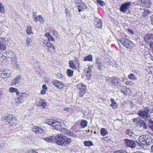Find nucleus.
I'll list each match as a JSON object with an SVG mask.
<instances>
[{"mask_svg":"<svg viewBox=\"0 0 153 153\" xmlns=\"http://www.w3.org/2000/svg\"><path fill=\"white\" fill-rule=\"evenodd\" d=\"M54 140L57 144L61 146L65 143L66 144L70 143L71 141L70 138H67L66 137L62 134L56 135L55 137Z\"/></svg>","mask_w":153,"mask_h":153,"instance_id":"nucleus-1","label":"nucleus"},{"mask_svg":"<svg viewBox=\"0 0 153 153\" xmlns=\"http://www.w3.org/2000/svg\"><path fill=\"white\" fill-rule=\"evenodd\" d=\"M138 140L141 144L144 145H151L153 142V139L150 136L145 134L140 136Z\"/></svg>","mask_w":153,"mask_h":153,"instance_id":"nucleus-2","label":"nucleus"},{"mask_svg":"<svg viewBox=\"0 0 153 153\" xmlns=\"http://www.w3.org/2000/svg\"><path fill=\"white\" fill-rule=\"evenodd\" d=\"M3 119L8 122L10 126H14L16 124L17 120L16 119L13 117V116L12 114H7L4 117Z\"/></svg>","mask_w":153,"mask_h":153,"instance_id":"nucleus-3","label":"nucleus"},{"mask_svg":"<svg viewBox=\"0 0 153 153\" xmlns=\"http://www.w3.org/2000/svg\"><path fill=\"white\" fill-rule=\"evenodd\" d=\"M135 124L136 126H139L142 129H146L147 126L146 123L144 121L141 120H140L139 118H134V125Z\"/></svg>","mask_w":153,"mask_h":153,"instance_id":"nucleus-4","label":"nucleus"},{"mask_svg":"<svg viewBox=\"0 0 153 153\" xmlns=\"http://www.w3.org/2000/svg\"><path fill=\"white\" fill-rule=\"evenodd\" d=\"M119 41L126 47L130 49L133 45V43L132 42L126 39L123 38L119 39Z\"/></svg>","mask_w":153,"mask_h":153,"instance_id":"nucleus-5","label":"nucleus"},{"mask_svg":"<svg viewBox=\"0 0 153 153\" xmlns=\"http://www.w3.org/2000/svg\"><path fill=\"white\" fill-rule=\"evenodd\" d=\"M27 94L25 93L21 94L16 100L15 102L17 103H22L27 98Z\"/></svg>","mask_w":153,"mask_h":153,"instance_id":"nucleus-6","label":"nucleus"},{"mask_svg":"<svg viewBox=\"0 0 153 153\" xmlns=\"http://www.w3.org/2000/svg\"><path fill=\"white\" fill-rule=\"evenodd\" d=\"M131 5L130 2H126L124 4H122L120 6V10L122 12H125L129 8L130 6Z\"/></svg>","mask_w":153,"mask_h":153,"instance_id":"nucleus-7","label":"nucleus"},{"mask_svg":"<svg viewBox=\"0 0 153 153\" xmlns=\"http://www.w3.org/2000/svg\"><path fill=\"white\" fill-rule=\"evenodd\" d=\"M140 2L143 7L147 8L150 7L152 4L151 0H140Z\"/></svg>","mask_w":153,"mask_h":153,"instance_id":"nucleus-8","label":"nucleus"},{"mask_svg":"<svg viewBox=\"0 0 153 153\" xmlns=\"http://www.w3.org/2000/svg\"><path fill=\"white\" fill-rule=\"evenodd\" d=\"M32 131L36 134H40L43 131V130L38 126H33L32 128Z\"/></svg>","mask_w":153,"mask_h":153,"instance_id":"nucleus-9","label":"nucleus"},{"mask_svg":"<svg viewBox=\"0 0 153 153\" xmlns=\"http://www.w3.org/2000/svg\"><path fill=\"white\" fill-rule=\"evenodd\" d=\"M144 39L145 42L147 43L152 42L153 40V34H149L146 35L144 37Z\"/></svg>","mask_w":153,"mask_h":153,"instance_id":"nucleus-10","label":"nucleus"},{"mask_svg":"<svg viewBox=\"0 0 153 153\" xmlns=\"http://www.w3.org/2000/svg\"><path fill=\"white\" fill-rule=\"evenodd\" d=\"M61 131L62 133L67 135L76 137V134L70 131L69 130L65 128H63L61 129Z\"/></svg>","mask_w":153,"mask_h":153,"instance_id":"nucleus-11","label":"nucleus"},{"mask_svg":"<svg viewBox=\"0 0 153 153\" xmlns=\"http://www.w3.org/2000/svg\"><path fill=\"white\" fill-rule=\"evenodd\" d=\"M36 105L38 107H41L44 108L46 105L45 101L42 99H39L36 102Z\"/></svg>","mask_w":153,"mask_h":153,"instance_id":"nucleus-12","label":"nucleus"},{"mask_svg":"<svg viewBox=\"0 0 153 153\" xmlns=\"http://www.w3.org/2000/svg\"><path fill=\"white\" fill-rule=\"evenodd\" d=\"M52 83L56 87L60 89H62L64 86V85L62 83H61L56 80L52 81Z\"/></svg>","mask_w":153,"mask_h":153,"instance_id":"nucleus-13","label":"nucleus"},{"mask_svg":"<svg viewBox=\"0 0 153 153\" xmlns=\"http://www.w3.org/2000/svg\"><path fill=\"white\" fill-rule=\"evenodd\" d=\"M76 6L79 8V11L82 10H85L86 8L85 4L81 1H80L78 2Z\"/></svg>","mask_w":153,"mask_h":153,"instance_id":"nucleus-14","label":"nucleus"},{"mask_svg":"<svg viewBox=\"0 0 153 153\" xmlns=\"http://www.w3.org/2000/svg\"><path fill=\"white\" fill-rule=\"evenodd\" d=\"M6 41L4 38L0 39V51H2L6 50V46L3 44V43Z\"/></svg>","mask_w":153,"mask_h":153,"instance_id":"nucleus-15","label":"nucleus"},{"mask_svg":"<svg viewBox=\"0 0 153 153\" xmlns=\"http://www.w3.org/2000/svg\"><path fill=\"white\" fill-rule=\"evenodd\" d=\"M94 21L96 23V28H101L102 27V22L101 20L97 17L95 18Z\"/></svg>","mask_w":153,"mask_h":153,"instance_id":"nucleus-16","label":"nucleus"},{"mask_svg":"<svg viewBox=\"0 0 153 153\" xmlns=\"http://www.w3.org/2000/svg\"><path fill=\"white\" fill-rule=\"evenodd\" d=\"M91 71L89 67L85 69L84 70V72L86 76V79L87 80H89L91 77Z\"/></svg>","mask_w":153,"mask_h":153,"instance_id":"nucleus-17","label":"nucleus"},{"mask_svg":"<svg viewBox=\"0 0 153 153\" xmlns=\"http://www.w3.org/2000/svg\"><path fill=\"white\" fill-rule=\"evenodd\" d=\"M125 144L127 146L130 147L131 148L134 147V141L128 139H125Z\"/></svg>","mask_w":153,"mask_h":153,"instance_id":"nucleus-18","label":"nucleus"},{"mask_svg":"<svg viewBox=\"0 0 153 153\" xmlns=\"http://www.w3.org/2000/svg\"><path fill=\"white\" fill-rule=\"evenodd\" d=\"M21 76L20 75H18L15 78L13 79L12 81L11 84V85H15L17 83H19V80L20 79Z\"/></svg>","mask_w":153,"mask_h":153,"instance_id":"nucleus-19","label":"nucleus"},{"mask_svg":"<svg viewBox=\"0 0 153 153\" xmlns=\"http://www.w3.org/2000/svg\"><path fill=\"white\" fill-rule=\"evenodd\" d=\"M43 43L49 48L50 51H54L55 48L54 46L49 41L48 42H44Z\"/></svg>","mask_w":153,"mask_h":153,"instance_id":"nucleus-20","label":"nucleus"},{"mask_svg":"<svg viewBox=\"0 0 153 153\" xmlns=\"http://www.w3.org/2000/svg\"><path fill=\"white\" fill-rule=\"evenodd\" d=\"M121 81L118 78L113 79L111 81V83L113 85L118 86V85H121Z\"/></svg>","mask_w":153,"mask_h":153,"instance_id":"nucleus-21","label":"nucleus"},{"mask_svg":"<svg viewBox=\"0 0 153 153\" xmlns=\"http://www.w3.org/2000/svg\"><path fill=\"white\" fill-rule=\"evenodd\" d=\"M16 58H13L12 59L11 64L14 67L16 68H18L19 67V65L17 63V60Z\"/></svg>","mask_w":153,"mask_h":153,"instance_id":"nucleus-22","label":"nucleus"},{"mask_svg":"<svg viewBox=\"0 0 153 153\" xmlns=\"http://www.w3.org/2000/svg\"><path fill=\"white\" fill-rule=\"evenodd\" d=\"M10 73H5L4 72L2 73L1 74V76L3 79L6 80H8L9 78L10 77Z\"/></svg>","mask_w":153,"mask_h":153,"instance_id":"nucleus-23","label":"nucleus"},{"mask_svg":"<svg viewBox=\"0 0 153 153\" xmlns=\"http://www.w3.org/2000/svg\"><path fill=\"white\" fill-rule=\"evenodd\" d=\"M9 91L11 93H14L16 92L17 95H18L20 93L19 91H18V89L16 88H14L13 87H11L9 89Z\"/></svg>","mask_w":153,"mask_h":153,"instance_id":"nucleus-24","label":"nucleus"},{"mask_svg":"<svg viewBox=\"0 0 153 153\" xmlns=\"http://www.w3.org/2000/svg\"><path fill=\"white\" fill-rule=\"evenodd\" d=\"M69 67L71 68L74 70H75L76 69V66H75V64L74 63L73 61H70L69 63Z\"/></svg>","mask_w":153,"mask_h":153,"instance_id":"nucleus-25","label":"nucleus"},{"mask_svg":"<svg viewBox=\"0 0 153 153\" xmlns=\"http://www.w3.org/2000/svg\"><path fill=\"white\" fill-rule=\"evenodd\" d=\"M77 87L79 90H86L85 85L82 83H79L77 85Z\"/></svg>","mask_w":153,"mask_h":153,"instance_id":"nucleus-26","label":"nucleus"},{"mask_svg":"<svg viewBox=\"0 0 153 153\" xmlns=\"http://www.w3.org/2000/svg\"><path fill=\"white\" fill-rule=\"evenodd\" d=\"M83 60L84 61H92V57L91 55H89L85 57Z\"/></svg>","mask_w":153,"mask_h":153,"instance_id":"nucleus-27","label":"nucleus"},{"mask_svg":"<svg viewBox=\"0 0 153 153\" xmlns=\"http://www.w3.org/2000/svg\"><path fill=\"white\" fill-rule=\"evenodd\" d=\"M111 102L110 106L113 108H116L117 107V103L114 102V100L113 99H111Z\"/></svg>","mask_w":153,"mask_h":153,"instance_id":"nucleus-28","label":"nucleus"},{"mask_svg":"<svg viewBox=\"0 0 153 153\" xmlns=\"http://www.w3.org/2000/svg\"><path fill=\"white\" fill-rule=\"evenodd\" d=\"M60 124V123L58 121H53L52 126L55 128H58V126H59Z\"/></svg>","mask_w":153,"mask_h":153,"instance_id":"nucleus-29","label":"nucleus"},{"mask_svg":"<svg viewBox=\"0 0 153 153\" xmlns=\"http://www.w3.org/2000/svg\"><path fill=\"white\" fill-rule=\"evenodd\" d=\"M87 121L85 120H82L81 121L80 124L82 128H84L87 125Z\"/></svg>","mask_w":153,"mask_h":153,"instance_id":"nucleus-30","label":"nucleus"},{"mask_svg":"<svg viewBox=\"0 0 153 153\" xmlns=\"http://www.w3.org/2000/svg\"><path fill=\"white\" fill-rule=\"evenodd\" d=\"M142 12L143 13V16H146L148 14L151 13V12L147 9H143Z\"/></svg>","mask_w":153,"mask_h":153,"instance_id":"nucleus-31","label":"nucleus"},{"mask_svg":"<svg viewBox=\"0 0 153 153\" xmlns=\"http://www.w3.org/2000/svg\"><path fill=\"white\" fill-rule=\"evenodd\" d=\"M100 133L102 136H104L108 134V132L105 128H102L100 130Z\"/></svg>","mask_w":153,"mask_h":153,"instance_id":"nucleus-32","label":"nucleus"},{"mask_svg":"<svg viewBox=\"0 0 153 153\" xmlns=\"http://www.w3.org/2000/svg\"><path fill=\"white\" fill-rule=\"evenodd\" d=\"M73 70L68 69L67 70L66 73L68 76L71 77L73 76Z\"/></svg>","mask_w":153,"mask_h":153,"instance_id":"nucleus-33","label":"nucleus"},{"mask_svg":"<svg viewBox=\"0 0 153 153\" xmlns=\"http://www.w3.org/2000/svg\"><path fill=\"white\" fill-rule=\"evenodd\" d=\"M53 120L50 119H47L45 120V123L52 126L53 124Z\"/></svg>","mask_w":153,"mask_h":153,"instance_id":"nucleus-34","label":"nucleus"},{"mask_svg":"<svg viewBox=\"0 0 153 153\" xmlns=\"http://www.w3.org/2000/svg\"><path fill=\"white\" fill-rule=\"evenodd\" d=\"M84 143L85 146L89 147L93 145L92 142L90 141H85Z\"/></svg>","mask_w":153,"mask_h":153,"instance_id":"nucleus-35","label":"nucleus"},{"mask_svg":"<svg viewBox=\"0 0 153 153\" xmlns=\"http://www.w3.org/2000/svg\"><path fill=\"white\" fill-rule=\"evenodd\" d=\"M33 19L36 22H37L38 21V18L36 15V12H33Z\"/></svg>","mask_w":153,"mask_h":153,"instance_id":"nucleus-36","label":"nucleus"},{"mask_svg":"<svg viewBox=\"0 0 153 153\" xmlns=\"http://www.w3.org/2000/svg\"><path fill=\"white\" fill-rule=\"evenodd\" d=\"M5 12V10L4 6L1 3H0V12L4 13Z\"/></svg>","mask_w":153,"mask_h":153,"instance_id":"nucleus-37","label":"nucleus"},{"mask_svg":"<svg viewBox=\"0 0 153 153\" xmlns=\"http://www.w3.org/2000/svg\"><path fill=\"white\" fill-rule=\"evenodd\" d=\"M53 137V136H51L50 137H46L45 138H44L43 139L47 142H49L51 141H52Z\"/></svg>","mask_w":153,"mask_h":153,"instance_id":"nucleus-38","label":"nucleus"},{"mask_svg":"<svg viewBox=\"0 0 153 153\" xmlns=\"http://www.w3.org/2000/svg\"><path fill=\"white\" fill-rule=\"evenodd\" d=\"M31 27L30 26H28L26 30L27 34H30L33 33V32L31 30Z\"/></svg>","mask_w":153,"mask_h":153,"instance_id":"nucleus-39","label":"nucleus"},{"mask_svg":"<svg viewBox=\"0 0 153 153\" xmlns=\"http://www.w3.org/2000/svg\"><path fill=\"white\" fill-rule=\"evenodd\" d=\"M39 19L38 20L42 24H43L45 22L44 19L41 15H39L38 16Z\"/></svg>","mask_w":153,"mask_h":153,"instance_id":"nucleus-40","label":"nucleus"},{"mask_svg":"<svg viewBox=\"0 0 153 153\" xmlns=\"http://www.w3.org/2000/svg\"><path fill=\"white\" fill-rule=\"evenodd\" d=\"M86 92V90H79V96L82 97L84 95Z\"/></svg>","mask_w":153,"mask_h":153,"instance_id":"nucleus-41","label":"nucleus"},{"mask_svg":"<svg viewBox=\"0 0 153 153\" xmlns=\"http://www.w3.org/2000/svg\"><path fill=\"white\" fill-rule=\"evenodd\" d=\"M126 134L128 135L129 136L133 137V132L130 130L128 129L126 131Z\"/></svg>","mask_w":153,"mask_h":153,"instance_id":"nucleus-42","label":"nucleus"},{"mask_svg":"<svg viewBox=\"0 0 153 153\" xmlns=\"http://www.w3.org/2000/svg\"><path fill=\"white\" fill-rule=\"evenodd\" d=\"M97 3L101 6H103L105 5V3L103 1L100 0H97Z\"/></svg>","mask_w":153,"mask_h":153,"instance_id":"nucleus-43","label":"nucleus"},{"mask_svg":"<svg viewBox=\"0 0 153 153\" xmlns=\"http://www.w3.org/2000/svg\"><path fill=\"white\" fill-rule=\"evenodd\" d=\"M96 65H101V66H102V63L101 62L100 60L99 59L97 58L96 61Z\"/></svg>","mask_w":153,"mask_h":153,"instance_id":"nucleus-44","label":"nucleus"},{"mask_svg":"<svg viewBox=\"0 0 153 153\" xmlns=\"http://www.w3.org/2000/svg\"><path fill=\"white\" fill-rule=\"evenodd\" d=\"M31 39L30 38H27L26 40V44L27 45H29L32 42Z\"/></svg>","mask_w":153,"mask_h":153,"instance_id":"nucleus-45","label":"nucleus"},{"mask_svg":"<svg viewBox=\"0 0 153 153\" xmlns=\"http://www.w3.org/2000/svg\"><path fill=\"white\" fill-rule=\"evenodd\" d=\"M114 153H127L126 151L123 150H120L114 152Z\"/></svg>","mask_w":153,"mask_h":153,"instance_id":"nucleus-46","label":"nucleus"},{"mask_svg":"<svg viewBox=\"0 0 153 153\" xmlns=\"http://www.w3.org/2000/svg\"><path fill=\"white\" fill-rule=\"evenodd\" d=\"M45 36L48 38V40L50 39V37H51V35L49 33H45Z\"/></svg>","mask_w":153,"mask_h":153,"instance_id":"nucleus-47","label":"nucleus"},{"mask_svg":"<svg viewBox=\"0 0 153 153\" xmlns=\"http://www.w3.org/2000/svg\"><path fill=\"white\" fill-rule=\"evenodd\" d=\"M128 77L131 79H134V75L131 74L128 75Z\"/></svg>","mask_w":153,"mask_h":153,"instance_id":"nucleus-48","label":"nucleus"},{"mask_svg":"<svg viewBox=\"0 0 153 153\" xmlns=\"http://www.w3.org/2000/svg\"><path fill=\"white\" fill-rule=\"evenodd\" d=\"M28 152L29 153H38L37 152L32 149L29 150Z\"/></svg>","mask_w":153,"mask_h":153,"instance_id":"nucleus-49","label":"nucleus"},{"mask_svg":"<svg viewBox=\"0 0 153 153\" xmlns=\"http://www.w3.org/2000/svg\"><path fill=\"white\" fill-rule=\"evenodd\" d=\"M121 91L124 94H126L127 92V91H126V89H125L123 90H122Z\"/></svg>","mask_w":153,"mask_h":153,"instance_id":"nucleus-50","label":"nucleus"},{"mask_svg":"<svg viewBox=\"0 0 153 153\" xmlns=\"http://www.w3.org/2000/svg\"><path fill=\"white\" fill-rule=\"evenodd\" d=\"M128 30V32L131 33L132 34H134V31L131 29L130 30L129 29H127Z\"/></svg>","mask_w":153,"mask_h":153,"instance_id":"nucleus-51","label":"nucleus"},{"mask_svg":"<svg viewBox=\"0 0 153 153\" xmlns=\"http://www.w3.org/2000/svg\"><path fill=\"white\" fill-rule=\"evenodd\" d=\"M46 92V91L44 89H42L41 90V94H44Z\"/></svg>","mask_w":153,"mask_h":153,"instance_id":"nucleus-52","label":"nucleus"},{"mask_svg":"<svg viewBox=\"0 0 153 153\" xmlns=\"http://www.w3.org/2000/svg\"><path fill=\"white\" fill-rule=\"evenodd\" d=\"M64 110L65 111H70V110H71V109L68 108H64Z\"/></svg>","mask_w":153,"mask_h":153,"instance_id":"nucleus-53","label":"nucleus"},{"mask_svg":"<svg viewBox=\"0 0 153 153\" xmlns=\"http://www.w3.org/2000/svg\"><path fill=\"white\" fill-rule=\"evenodd\" d=\"M43 89L44 90H46L47 89V87L45 84H43L42 86Z\"/></svg>","mask_w":153,"mask_h":153,"instance_id":"nucleus-54","label":"nucleus"},{"mask_svg":"<svg viewBox=\"0 0 153 153\" xmlns=\"http://www.w3.org/2000/svg\"><path fill=\"white\" fill-rule=\"evenodd\" d=\"M97 68L99 70H102V68H101V67H102V66H101V65H97Z\"/></svg>","mask_w":153,"mask_h":153,"instance_id":"nucleus-55","label":"nucleus"},{"mask_svg":"<svg viewBox=\"0 0 153 153\" xmlns=\"http://www.w3.org/2000/svg\"><path fill=\"white\" fill-rule=\"evenodd\" d=\"M48 40L49 42H50L51 40L53 41H55V39L52 36H51V37H50V39Z\"/></svg>","mask_w":153,"mask_h":153,"instance_id":"nucleus-56","label":"nucleus"},{"mask_svg":"<svg viewBox=\"0 0 153 153\" xmlns=\"http://www.w3.org/2000/svg\"><path fill=\"white\" fill-rule=\"evenodd\" d=\"M149 43L150 47L152 48V50H153V42H151Z\"/></svg>","mask_w":153,"mask_h":153,"instance_id":"nucleus-57","label":"nucleus"},{"mask_svg":"<svg viewBox=\"0 0 153 153\" xmlns=\"http://www.w3.org/2000/svg\"><path fill=\"white\" fill-rule=\"evenodd\" d=\"M65 13L66 15L67 16H69V11L68 10H67L66 9H65Z\"/></svg>","mask_w":153,"mask_h":153,"instance_id":"nucleus-58","label":"nucleus"},{"mask_svg":"<svg viewBox=\"0 0 153 153\" xmlns=\"http://www.w3.org/2000/svg\"><path fill=\"white\" fill-rule=\"evenodd\" d=\"M137 145H139L137 141H136L135 142H134V148L136 147V146H137Z\"/></svg>","mask_w":153,"mask_h":153,"instance_id":"nucleus-59","label":"nucleus"},{"mask_svg":"<svg viewBox=\"0 0 153 153\" xmlns=\"http://www.w3.org/2000/svg\"><path fill=\"white\" fill-rule=\"evenodd\" d=\"M1 71H2L3 72L5 73L6 71H7V69H1Z\"/></svg>","mask_w":153,"mask_h":153,"instance_id":"nucleus-60","label":"nucleus"},{"mask_svg":"<svg viewBox=\"0 0 153 153\" xmlns=\"http://www.w3.org/2000/svg\"><path fill=\"white\" fill-rule=\"evenodd\" d=\"M127 83L128 84H130L131 82L130 81H129L127 82Z\"/></svg>","mask_w":153,"mask_h":153,"instance_id":"nucleus-61","label":"nucleus"},{"mask_svg":"<svg viewBox=\"0 0 153 153\" xmlns=\"http://www.w3.org/2000/svg\"><path fill=\"white\" fill-rule=\"evenodd\" d=\"M62 75H61V74H60V77H62Z\"/></svg>","mask_w":153,"mask_h":153,"instance_id":"nucleus-62","label":"nucleus"},{"mask_svg":"<svg viewBox=\"0 0 153 153\" xmlns=\"http://www.w3.org/2000/svg\"><path fill=\"white\" fill-rule=\"evenodd\" d=\"M132 121L133 122H134V119H132Z\"/></svg>","mask_w":153,"mask_h":153,"instance_id":"nucleus-63","label":"nucleus"},{"mask_svg":"<svg viewBox=\"0 0 153 153\" xmlns=\"http://www.w3.org/2000/svg\"><path fill=\"white\" fill-rule=\"evenodd\" d=\"M94 133H96V131H94Z\"/></svg>","mask_w":153,"mask_h":153,"instance_id":"nucleus-64","label":"nucleus"}]
</instances>
